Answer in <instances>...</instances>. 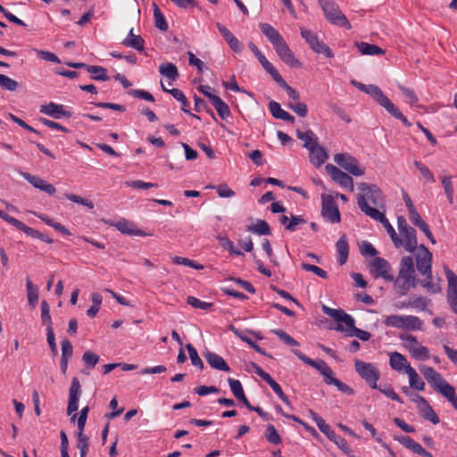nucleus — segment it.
Instances as JSON below:
<instances>
[{"label":"nucleus","instance_id":"f257e3e1","mask_svg":"<svg viewBox=\"0 0 457 457\" xmlns=\"http://www.w3.org/2000/svg\"><path fill=\"white\" fill-rule=\"evenodd\" d=\"M261 31L273 46L279 58L291 67H301V62L295 57L294 53L287 46L279 32L269 23H260Z\"/></svg>","mask_w":457,"mask_h":457},{"label":"nucleus","instance_id":"f03ea898","mask_svg":"<svg viewBox=\"0 0 457 457\" xmlns=\"http://www.w3.org/2000/svg\"><path fill=\"white\" fill-rule=\"evenodd\" d=\"M351 84L361 92L370 95L380 106L384 107L388 113H390L395 119L401 120L406 127L411 126V123L384 94L380 87L373 84L365 85L356 80H352Z\"/></svg>","mask_w":457,"mask_h":457},{"label":"nucleus","instance_id":"7ed1b4c3","mask_svg":"<svg viewBox=\"0 0 457 457\" xmlns=\"http://www.w3.org/2000/svg\"><path fill=\"white\" fill-rule=\"evenodd\" d=\"M361 193L357 196V204L360 210L365 213L366 205L369 209H381L385 207V197L381 189L375 184L361 182L358 184Z\"/></svg>","mask_w":457,"mask_h":457},{"label":"nucleus","instance_id":"20e7f679","mask_svg":"<svg viewBox=\"0 0 457 457\" xmlns=\"http://www.w3.org/2000/svg\"><path fill=\"white\" fill-rule=\"evenodd\" d=\"M320 4L324 12L327 20L340 27L347 29H351V24L346 17L342 13L338 5L331 0H320Z\"/></svg>","mask_w":457,"mask_h":457},{"label":"nucleus","instance_id":"39448f33","mask_svg":"<svg viewBox=\"0 0 457 457\" xmlns=\"http://www.w3.org/2000/svg\"><path fill=\"white\" fill-rule=\"evenodd\" d=\"M0 218L16 228L17 229L24 232L28 237L37 238L43 242H46L47 244H52L54 241L52 238L45 235L44 233H41L38 230H36L29 226H27L25 223L21 222V220L15 219L14 217L9 215L8 213L3 212L0 210Z\"/></svg>","mask_w":457,"mask_h":457},{"label":"nucleus","instance_id":"423d86ee","mask_svg":"<svg viewBox=\"0 0 457 457\" xmlns=\"http://www.w3.org/2000/svg\"><path fill=\"white\" fill-rule=\"evenodd\" d=\"M354 367L360 377L373 389L378 387L380 378L379 370L372 364L362 361H355Z\"/></svg>","mask_w":457,"mask_h":457},{"label":"nucleus","instance_id":"0eeeda50","mask_svg":"<svg viewBox=\"0 0 457 457\" xmlns=\"http://www.w3.org/2000/svg\"><path fill=\"white\" fill-rule=\"evenodd\" d=\"M301 36L315 53L322 54L328 58L334 56L331 49L324 42L319 40L317 34L313 31L301 28Z\"/></svg>","mask_w":457,"mask_h":457},{"label":"nucleus","instance_id":"6e6552de","mask_svg":"<svg viewBox=\"0 0 457 457\" xmlns=\"http://www.w3.org/2000/svg\"><path fill=\"white\" fill-rule=\"evenodd\" d=\"M432 253L422 244L415 254L416 268L420 275H430L432 272Z\"/></svg>","mask_w":457,"mask_h":457},{"label":"nucleus","instance_id":"1a4fd4ad","mask_svg":"<svg viewBox=\"0 0 457 457\" xmlns=\"http://www.w3.org/2000/svg\"><path fill=\"white\" fill-rule=\"evenodd\" d=\"M363 207H365V214L370 216L374 220L379 221L383 227L386 228L387 233L389 234L393 243L396 247L401 246L402 240L396 234L395 228L390 224L389 220L386 218L383 212H379L378 209H369L366 207V205L363 204Z\"/></svg>","mask_w":457,"mask_h":457},{"label":"nucleus","instance_id":"9d476101","mask_svg":"<svg viewBox=\"0 0 457 457\" xmlns=\"http://www.w3.org/2000/svg\"><path fill=\"white\" fill-rule=\"evenodd\" d=\"M321 215L331 223H338L341 220L338 207L330 195H322L321 196Z\"/></svg>","mask_w":457,"mask_h":457},{"label":"nucleus","instance_id":"9b49d317","mask_svg":"<svg viewBox=\"0 0 457 457\" xmlns=\"http://www.w3.org/2000/svg\"><path fill=\"white\" fill-rule=\"evenodd\" d=\"M334 161L353 176H361L365 172L364 168L360 167L358 160L348 154H337Z\"/></svg>","mask_w":457,"mask_h":457},{"label":"nucleus","instance_id":"f8f14e48","mask_svg":"<svg viewBox=\"0 0 457 457\" xmlns=\"http://www.w3.org/2000/svg\"><path fill=\"white\" fill-rule=\"evenodd\" d=\"M371 271L374 272L375 278H383L386 281H393L392 267L390 263L384 258L376 257L370 263Z\"/></svg>","mask_w":457,"mask_h":457},{"label":"nucleus","instance_id":"ddd939ff","mask_svg":"<svg viewBox=\"0 0 457 457\" xmlns=\"http://www.w3.org/2000/svg\"><path fill=\"white\" fill-rule=\"evenodd\" d=\"M325 169L335 182L338 183L342 187L350 189L351 191L353 190V179L351 176L333 164H327Z\"/></svg>","mask_w":457,"mask_h":457},{"label":"nucleus","instance_id":"4468645a","mask_svg":"<svg viewBox=\"0 0 457 457\" xmlns=\"http://www.w3.org/2000/svg\"><path fill=\"white\" fill-rule=\"evenodd\" d=\"M81 395V386L78 378L74 377L71 379V384L69 389V400L67 406V414L71 415L79 409V401Z\"/></svg>","mask_w":457,"mask_h":457},{"label":"nucleus","instance_id":"2eb2a0df","mask_svg":"<svg viewBox=\"0 0 457 457\" xmlns=\"http://www.w3.org/2000/svg\"><path fill=\"white\" fill-rule=\"evenodd\" d=\"M21 177L26 179L29 183H30L34 187L50 195H53L56 189L55 187L47 182H46L41 178L32 175L28 172H21Z\"/></svg>","mask_w":457,"mask_h":457},{"label":"nucleus","instance_id":"dca6fc26","mask_svg":"<svg viewBox=\"0 0 457 457\" xmlns=\"http://www.w3.org/2000/svg\"><path fill=\"white\" fill-rule=\"evenodd\" d=\"M322 311L326 315L333 318L336 321H337V324L344 323L345 327L353 326V317L350 314L345 312L343 310L333 309L327 305H323Z\"/></svg>","mask_w":457,"mask_h":457},{"label":"nucleus","instance_id":"f3484780","mask_svg":"<svg viewBox=\"0 0 457 457\" xmlns=\"http://www.w3.org/2000/svg\"><path fill=\"white\" fill-rule=\"evenodd\" d=\"M322 311L326 315L333 318L336 321H337V324L344 323L345 327L353 326V317L350 314L345 312L343 310L333 309L327 305H323Z\"/></svg>","mask_w":457,"mask_h":457},{"label":"nucleus","instance_id":"a211bd4d","mask_svg":"<svg viewBox=\"0 0 457 457\" xmlns=\"http://www.w3.org/2000/svg\"><path fill=\"white\" fill-rule=\"evenodd\" d=\"M322 311L326 315L333 318L336 321H337V324L344 323L345 327L353 326V317L350 314L345 312L343 310L333 309L327 305H323Z\"/></svg>","mask_w":457,"mask_h":457},{"label":"nucleus","instance_id":"6ab92c4d","mask_svg":"<svg viewBox=\"0 0 457 457\" xmlns=\"http://www.w3.org/2000/svg\"><path fill=\"white\" fill-rule=\"evenodd\" d=\"M40 112L46 115H49L54 119H60L62 117H71V113L66 111L62 104H57L55 103H49L45 105H41Z\"/></svg>","mask_w":457,"mask_h":457},{"label":"nucleus","instance_id":"aec40b11","mask_svg":"<svg viewBox=\"0 0 457 457\" xmlns=\"http://www.w3.org/2000/svg\"><path fill=\"white\" fill-rule=\"evenodd\" d=\"M204 356L206 361L208 362V364L212 369H215V370H220V371H225V372H228L230 370V368L228 365V363L225 361V360L221 356L217 354L216 353L206 350L204 353Z\"/></svg>","mask_w":457,"mask_h":457},{"label":"nucleus","instance_id":"412c9836","mask_svg":"<svg viewBox=\"0 0 457 457\" xmlns=\"http://www.w3.org/2000/svg\"><path fill=\"white\" fill-rule=\"evenodd\" d=\"M328 154L327 150L323 146L319 145L318 143L309 149L310 162L315 167H320L328 159Z\"/></svg>","mask_w":457,"mask_h":457},{"label":"nucleus","instance_id":"4be33fe9","mask_svg":"<svg viewBox=\"0 0 457 457\" xmlns=\"http://www.w3.org/2000/svg\"><path fill=\"white\" fill-rule=\"evenodd\" d=\"M402 236V244L404 249L409 253H413L415 250H418V241L416 236V230L413 228H410L409 229L400 233Z\"/></svg>","mask_w":457,"mask_h":457},{"label":"nucleus","instance_id":"5701e85b","mask_svg":"<svg viewBox=\"0 0 457 457\" xmlns=\"http://www.w3.org/2000/svg\"><path fill=\"white\" fill-rule=\"evenodd\" d=\"M354 324H355V320L353 318V326L352 327L345 328L343 326V324H337L335 327V329L337 331L345 332L346 335L349 336V337H356L359 339H361V341H368L370 338V337H371L370 333H369L368 331H365V330H362L361 328H356Z\"/></svg>","mask_w":457,"mask_h":457},{"label":"nucleus","instance_id":"b1692460","mask_svg":"<svg viewBox=\"0 0 457 457\" xmlns=\"http://www.w3.org/2000/svg\"><path fill=\"white\" fill-rule=\"evenodd\" d=\"M395 289L396 293L403 296L406 295L410 291L411 287H415L418 284V281L415 278H409L403 277H398L396 278H394Z\"/></svg>","mask_w":457,"mask_h":457},{"label":"nucleus","instance_id":"393cba45","mask_svg":"<svg viewBox=\"0 0 457 457\" xmlns=\"http://www.w3.org/2000/svg\"><path fill=\"white\" fill-rule=\"evenodd\" d=\"M216 27L223 38L226 40L229 47L235 53H240L242 50V44L240 41L229 31L225 26L220 23H217Z\"/></svg>","mask_w":457,"mask_h":457},{"label":"nucleus","instance_id":"a878e982","mask_svg":"<svg viewBox=\"0 0 457 457\" xmlns=\"http://www.w3.org/2000/svg\"><path fill=\"white\" fill-rule=\"evenodd\" d=\"M418 400L420 402V414L422 416V418L429 420L435 425L438 424L440 421L439 417L434 411L428 401L424 397H418Z\"/></svg>","mask_w":457,"mask_h":457},{"label":"nucleus","instance_id":"bb28decb","mask_svg":"<svg viewBox=\"0 0 457 457\" xmlns=\"http://www.w3.org/2000/svg\"><path fill=\"white\" fill-rule=\"evenodd\" d=\"M75 69L84 68L87 71V72L92 74H96L97 72H101V75L92 76V79L98 81H107L110 78L106 74V69L102 66L96 65H87L84 62H75Z\"/></svg>","mask_w":457,"mask_h":457},{"label":"nucleus","instance_id":"cd10ccee","mask_svg":"<svg viewBox=\"0 0 457 457\" xmlns=\"http://www.w3.org/2000/svg\"><path fill=\"white\" fill-rule=\"evenodd\" d=\"M113 227H115L120 233L129 235V236H138V237H145L147 234L141 229L134 228L132 223L129 222L126 220H120L115 223H112Z\"/></svg>","mask_w":457,"mask_h":457},{"label":"nucleus","instance_id":"c85d7f7f","mask_svg":"<svg viewBox=\"0 0 457 457\" xmlns=\"http://www.w3.org/2000/svg\"><path fill=\"white\" fill-rule=\"evenodd\" d=\"M337 253V262L343 265L347 262L349 255V245L345 235H343L336 244Z\"/></svg>","mask_w":457,"mask_h":457},{"label":"nucleus","instance_id":"c756f323","mask_svg":"<svg viewBox=\"0 0 457 457\" xmlns=\"http://www.w3.org/2000/svg\"><path fill=\"white\" fill-rule=\"evenodd\" d=\"M414 262L411 256H403L400 262L398 277L415 278H414Z\"/></svg>","mask_w":457,"mask_h":457},{"label":"nucleus","instance_id":"7c9ffc66","mask_svg":"<svg viewBox=\"0 0 457 457\" xmlns=\"http://www.w3.org/2000/svg\"><path fill=\"white\" fill-rule=\"evenodd\" d=\"M293 353L304 363L312 366V368L316 369L318 371H320V374H322L325 370L328 371L329 366L323 360H312L310 357L304 355L298 350H294Z\"/></svg>","mask_w":457,"mask_h":457},{"label":"nucleus","instance_id":"2f4dec72","mask_svg":"<svg viewBox=\"0 0 457 457\" xmlns=\"http://www.w3.org/2000/svg\"><path fill=\"white\" fill-rule=\"evenodd\" d=\"M444 271L448 282L447 298L457 297V275L446 265L444 266Z\"/></svg>","mask_w":457,"mask_h":457},{"label":"nucleus","instance_id":"473e14b6","mask_svg":"<svg viewBox=\"0 0 457 457\" xmlns=\"http://www.w3.org/2000/svg\"><path fill=\"white\" fill-rule=\"evenodd\" d=\"M229 329L238 337L240 338L243 342L246 343L251 348H253V350H255L257 353H259L260 354L262 355H264V356H268V357H270V354H268L263 349H262L255 342H253L251 338H249L246 335H245V332L242 331L241 329L234 327V326H230Z\"/></svg>","mask_w":457,"mask_h":457},{"label":"nucleus","instance_id":"72a5a7b5","mask_svg":"<svg viewBox=\"0 0 457 457\" xmlns=\"http://www.w3.org/2000/svg\"><path fill=\"white\" fill-rule=\"evenodd\" d=\"M355 46L363 55H383L385 54V50L381 47L367 42H356Z\"/></svg>","mask_w":457,"mask_h":457},{"label":"nucleus","instance_id":"f704fd0d","mask_svg":"<svg viewBox=\"0 0 457 457\" xmlns=\"http://www.w3.org/2000/svg\"><path fill=\"white\" fill-rule=\"evenodd\" d=\"M423 326V321L417 316L413 315H405L403 316V326L402 329L407 330H421Z\"/></svg>","mask_w":457,"mask_h":457},{"label":"nucleus","instance_id":"c9c22d12","mask_svg":"<svg viewBox=\"0 0 457 457\" xmlns=\"http://www.w3.org/2000/svg\"><path fill=\"white\" fill-rule=\"evenodd\" d=\"M406 373L408 374L409 377L410 386L416 390L423 391L425 388V383L420 378L416 370L410 365H407Z\"/></svg>","mask_w":457,"mask_h":457},{"label":"nucleus","instance_id":"e433bc0d","mask_svg":"<svg viewBox=\"0 0 457 457\" xmlns=\"http://www.w3.org/2000/svg\"><path fill=\"white\" fill-rule=\"evenodd\" d=\"M211 104L222 120H226L231 115L228 105L219 96L212 97Z\"/></svg>","mask_w":457,"mask_h":457},{"label":"nucleus","instance_id":"4c0bfd02","mask_svg":"<svg viewBox=\"0 0 457 457\" xmlns=\"http://www.w3.org/2000/svg\"><path fill=\"white\" fill-rule=\"evenodd\" d=\"M437 392L444 395L452 403L453 408L457 410V395L453 386L445 382L439 387Z\"/></svg>","mask_w":457,"mask_h":457},{"label":"nucleus","instance_id":"58836bf2","mask_svg":"<svg viewBox=\"0 0 457 457\" xmlns=\"http://www.w3.org/2000/svg\"><path fill=\"white\" fill-rule=\"evenodd\" d=\"M296 137L303 141V147L306 149H310L312 145L318 143V137L314 134V132L311 129L303 132L301 130H296Z\"/></svg>","mask_w":457,"mask_h":457},{"label":"nucleus","instance_id":"ea45409f","mask_svg":"<svg viewBox=\"0 0 457 457\" xmlns=\"http://www.w3.org/2000/svg\"><path fill=\"white\" fill-rule=\"evenodd\" d=\"M389 364L393 370H401L403 368L406 370L407 365H410L404 355L397 352L390 354Z\"/></svg>","mask_w":457,"mask_h":457},{"label":"nucleus","instance_id":"a19ab883","mask_svg":"<svg viewBox=\"0 0 457 457\" xmlns=\"http://www.w3.org/2000/svg\"><path fill=\"white\" fill-rule=\"evenodd\" d=\"M160 73L169 79L176 80L179 78L177 67L171 62H163L159 67Z\"/></svg>","mask_w":457,"mask_h":457},{"label":"nucleus","instance_id":"79ce46f5","mask_svg":"<svg viewBox=\"0 0 457 457\" xmlns=\"http://www.w3.org/2000/svg\"><path fill=\"white\" fill-rule=\"evenodd\" d=\"M38 219H40L42 221H44L48 226L54 228L55 230L60 232L62 235H71L70 231L60 222L54 221L53 219H51L49 216L42 213H36L35 214Z\"/></svg>","mask_w":457,"mask_h":457},{"label":"nucleus","instance_id":"37998d69","mask_svg":"<svg viewBox=\"0 0 457 457\" xmlns=\"http://www.w3.org/2000/svg\"><path fill=\"white\" fill-rule=\"evenodd\" d=\"M76 446L79 450L80 457H87L89 449V438L81 431L77 432Z\"/></svg>","mask_w":457,"mask_h":457},{"label":"nucleus","instance_id":"c03bdc74","mask_svg":"<svg viewBox=\"0 0 457 457\" xmlns=\"http://www.w3.org/2000/svg\"><path fill=\"white\" fill-rule=\"evenodd\" d=\"M425 277V279L418 281L420 285L425 288L428 293L431 294H437L441 292V287L438 283H435L433 281V276L432 272H430V275H423Z\"/></svg>","mask_w":457,"mask_h":457},{"label":"nucleus","instance_id":"a18cd8bd","mask_svg":"<svg viewBox=\"0 0 457 457\" xmlns=\"http://www.w3.org/2000/svg\"><path fill=\"white\" fill-rule=\"evenodd\" d=\"M153 10L155 27L162 31H166L169 28L168 23L159 6L155 3H153Z\"/></svg>","mask_w":457,"mask_h":457},{"label":"nucleus","instance_id":"49530a36","mask_svg":"<svg viewBox=\"0 0 457 457\" xmlns=\"http://www.w3.org/2000/svg\"><path fill=\"white\" fill-rule=\"evenodd\" d=\"M247 230L257 235H270L271 233L270 225L263 220H257L255 224L248 226Z\"/></svg>","mask_w":457,"mask_h":457},{"label":"nucleus","instance_id":"de8ad7c7","mask_svg":"<svg viewBox=\"0 0 457 457\" xmlns=\"http://www.w3.org/2000/svg\"><path fill=\"white\" fill-rule=\"evenodd\" d=\"M310 417L315 421L317 424L319 429L327 436L330 435L334 430L330 428V427L326 423V421L319 416L315 411L312 410H309Z\"/></svg>","mask_w":457,"mask_h":457},{"label":"nucleus","instance_id":"09e8293b","mask_svg":"<svg viewBox=\"0 0 457 457\" xmlns=\"http://www.w3.org/2000/svg\"><path fill=\"white\" fill-rule=\"evenodd\" d=\"M328 438L334 442L345 453L349 454L351 453L347 441L344 437L338 436L335 431L328 435Z\"/></svg>","mask_w":457,"mask_h":457},{"label":"nucleus","instance_id":"8fccbe9b","mask_svg":"<svg viewBox=\"0 0 457 457\" xmlns=\"http://www.w3.org/2000/svg\"><path fill=\"white\" fill-rule=\"evenodd\" d=\"M122 44L127 46V47H131L133 49H136L139 52H142L144 51L145 47H144V45H145V41L144 39L140 37V36H137V37H126L123 41H122Z\"/></svg>","mask_w":457,"mask_h":457},{"label":"nucleus","instance_id":"3c124183","mask_svg":"<svg viewBox=\"0 0 457 457\" xmlns=\"http://www.w3.org/2000/svg\"><path fill=\"white\" fill-rule=\"evenodd\" d=\"M413 165L428 182L434 183L436 181L434 174L424 163L420 161H414Z\"/></svg>","mask_w":457,"mask_h":457},{"label":"nucleus","instance_id":"603ef678","mask_svg":"<svg viewBox=\"0 0 457 457\" xmlns=\"http://www.w3.org/2000/svg\"><path fill=\"white\" fill-rule=\"evenodd\" d=\"M26 287L28 291V302L29 305L34 307L38 300L37 287L33 285L30 279H27Z\"/></svg>","mask_w":457,"mask_h":457},{"label":"nucleus","instance_id":"864d4df0","mask_svg":"<svg viewBox=\"0 0 457 457\" xmlns=\"http://www.w3.org/2000/svg\"><path fill=\"white\" fill-rule=\"evenodd\" d=\"M266 383L272 388L278 398L287 405L290 404L288 397L284 394L281 386L270 377Z\"/></svg>","mask_w":457,"mask_h":457},{"label":"nucleus","instance_id":"5fc2aeb1","mask_svg":"<svg viewBox=\"0 0 457 457\" xmlns=\"http://www.w3.org/2000/svg\"><path fill=\"white\" fill-rule=\"evenodd\" d=\"M228 383L232 394L237 400L241 399L242 397H244V395H245L243 389V386L239 380L228 378Z\"/></svg>","mask_w":457,"mask_h":457},{"label":"nucleus","instance_id":"6e6d98bb","mask_svg":"<svg viewBox=\"0 0 457 457\" xmlns=\"http://www.w3.org/2000/svg\"><path fill=\"white\" fill-rule=\"evenodd\" d=\"M186 348L188 352L189 358L191 360V363L194 366L197 367L198 369L204 370V362L201 360V358L199 357L196 349L191 344H187L186 345Z\"/></svg>","mask_w":457,"mask_h":457},{"label":"nucleus","instance_id":"4d7b16f0","mask_svg":"<svg viewBox=\"0 0 457 457\" xmlns=\"http://www.w3.org/2000/svg\"><path fill=\"white\" fill-rule=\"evenodd\" d=\"M41 320L43 324L46 325V329L53 328L52 318L50 315V307L46 300L41 302Z\"/></svg>","mask_w":457,"mask_h":457},{"label":"nucleus","instance_id":"13d9d810","mask_svg":"<svg viewBox=\"0 0 457 457\" xmlns=\"http://www.w3.org/2000/svg\"><path fill=\"white\" fill-rule=\"evenodd\" d=\"M18 87L19 83L16 80L9 78L4 74H0V87L3 90L15 91Z\"/></svg>","mask_w":457,"mask_h":457},{"label":"nucleus","instance_id":"bf43d9fd","mask_svg":"<svg viewBox=\"0 0 457 457\" xmlns=\"http://www.w3.org/2000/svg\"><path fill=\"white\" fill-rule=\"evenodd\" d=\"M260 63L278 84L283 79L282 76L275 69L272 63L267 60V58L263 59V61L260 62Z\"/></svg>","mask_w":457,"mask_h":457},{"label":"nucleus","instance_id":"052dcab7","mask_svg":"<svg viewBox=\"0 0 457 457\" xmlns=\"http://www.w3.org/2000/svg\"><path fill=\"white\" fill-rule=\"evenodd\" d=\"M380 391L386 397L395 401L399 403H403V399L394 391L393 387L390 385H380L376 388Z\"/></svg>","mask_w":457,"mask_h":457},{"label":"nucleus","instance_id":"680f3d73","mask_svg":"<svg viewBox=\"0 0 457 457\" xmlns=\"http://www.w3.org/2000/svg\"><path fill=\"white\" fill-rule=\"evenodd\" d=\"M265 437H266L267 441L272 445H279L282 441L277 429L271 424H269L267 426V429L265 432Z\"/></svg>","mask_w":457,"mask_h":457},{"label":"nucleus","instance_id":"e2e57ef3","mask_svg":"<svg viewBox=\"0 0 457 457\" xmlns=\"http://www.w3.org/2000/svg\"><path fill=\"white\" fill-rule=\"evenodd\" d=\"M328 106L333 112H335L341 120H343L346 123H350L352 121L351 117L336 102H328Z\"/></svg>","mask_w":457,"mask_h":457},{"label":"nucleus","instance_id":"0e129e2a","mask_svg":"<svg viewBox=\"0 0 457 457\" xmlns=\"http://www.w3.org/2000/svg\"><path fill=\"white\" fill-rule=\"evenodd\" d=\"M288 108L295 112L298 116L303 118L305 117L308 113L307 105L300 102V100L289 103Z\"/></svg>","mask_w":457,"mask_h":457},{"label":"nucleus","instance_id":"69168bd1","mask_svg":"<svg viewBox=\"0 0 457 457\" xmlns=\"http://www.w3.org/2000/svg\"><path fill=\"white\" fill-rule=\"evenodd\" d=\"M271 332L273 334H275L276 336H278L279 337V339L284 344H286L287 345H290V346H298L299 345V343L295 338H293L290 335H288L282 329H273Z\"/></svg>","mask_w":457,"mask_h":457},{"label":"nucleus","instance_id":"338daca9","mask_svg":"<svg viewBox=\"0 0 457 457\" xmlns=\"http://www.w3.org/2000/svg\"><path fill=\"white\" fill-rule=\"evenodd\" d=\"M64 197L73 203L84 205V206L87 207L88 209L94 208V203L89 199L82 198L79 195H77L74 194H70V193H65Z\"/></svg>","mask_w":457,"mask_h":457},{"label":"nucleus","instance_id":"774afa93","mask_svg":"<svg viewBox=\"0 0 457 457\" xmlns=\"http://www.w3.org/2000/svg\"><path fill=\"white\" fill-rule=\"evenodd\" d=\"M82 360L86 365L90 368H94L99 361V355L90 350H87L83 353Z\"/></svg>","mask_w":457,"mask_h":457}]
</instances>
